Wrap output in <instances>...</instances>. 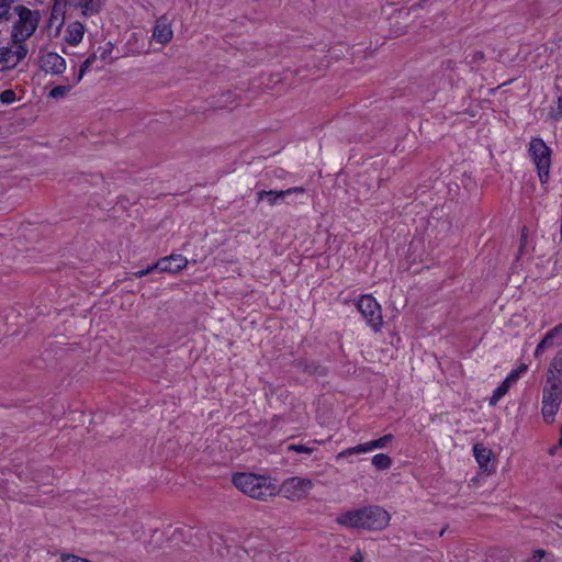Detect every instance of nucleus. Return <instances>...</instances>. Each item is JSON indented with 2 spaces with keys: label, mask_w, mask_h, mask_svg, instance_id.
I'll list each match as a JSON object with an SVG mask.
<instances>
[{
  "label": "nucleus",
  "mask_w": 562,
  "mask_h": 562,
  "mask_svg": "<svg viewBox=\"0 0 562 562\" xmlns=\"http://www.w3.org/2000/svg\"><path fill=\"white\" fill-rule=\"evenodd\" d=\"M562 403V349L551 360L542 389L541 413L546 423L551 424Z\"/></svg>",
  "instance_id": "nucleus-1"
},
{
  "label": "nucleus",
  "mask_w": 562,
  "mask_h": 562,
  "mask_svg": "<svg viewBox=\"0 0 562 562\" xmlns=\"http://www.w3.org/2000/svg\"><path fill=\"white\" fill-rule=\"evenodd\" d=\"M390 520V514L379 505H368L347 510L336 518V522L340 526L368 531L384 530L389 526Z\"/></svg>",
  "instance_id": "nucleus-2"
},
{
  "label": "nucleus",
  "mask_w": 562,
  "mask_h": 562,
  "mask_svg": "<svg viewBox=\"0 0 562 562\" xmlns=\"http://www.w3.org/2000/svg\"><path fill=\"white\" fill-rule=\"evenodd\" d=\"M232 482L244 494L260 501H267L278 493L277 485L271 482L270 477L263 475L236 473L233 475Z\"/></svg>",
  "instance_id": "nucleus-3"
},
{
  "label": "nucleus",
  "mask_w": 562,
  "mask_h": 562,
  "mask_svg": "<svg viewBox=\"0 0 562 562\" xmlns=\"http://www.w3.org/2000/svg\"><path fill=\"white\" fill-rule=\"evenodd\" d=\"M15 16L11 31L12 43L25 44V41L35 33L41 13L38 10H31L21 4L15 8Z\"/></svg>",
  "instance_id": "nucleus-4"
},
{
  "label": "nucleus",
  "mask_w": 562,
  "mask_h": 562,
  "mask_svg": "<svg viewBox=\"0 0 562 562\" xmlns=\"http://www.w3.org/2000/svg\"><path fill=\"white\" fill-rule=\"evenodd\" d=\"M529 154L537 167L539 180L542 184L549 180L551 166V149L546 145L542 138H532L529 144Z\"/></svg>",
  "instance_id": "nucleus-5"
},
{
  "label": "nucleus",
  "mask_w": 562,
  "mask_h": 562,
  "mask_svg": "<svg viewBox=\"0 0 562 562\" xmlns=\"http://www.w3.org/2000/svg\"><path fill=\"white\" fill-rule=\"evenodd\" d=\"M357 307L367 324L374 331H379L383 325V317L381 306L376 300L372 295H362L358 301Z\"/></svg>",
  "instance_id": "nucleus-6"
},
{
  "label": "nucleus",
  "mask_w": 562,
  "mask_h": 562,
  "mask_svg": "<svg viewBox=\"0 0 562 562\" xmlns=\"http://www.w3.org/2000/svg\"><path fill=\"white\" fill-rule=\"evenodd\" d=\"M11 47L3 46L0 48V71L13 69L27 55L25 44L12 43Z\"/></svg>",
  "instance_id": "nucleus-7"
},
{
  "label": "nucleus",
  "mask_w": 562,
  "mask_h": 562,
  "mask_svg": "<svg viewBox=\"0 0 562 562\" xmlns=\"http://www.w3.org/2000/svg\"><path fill=\"white\" fill-rule=\"evenodd\" d=\"M313 487L310 479L293 476L285 480L281 486V492L289 499H301L305 497Z\"/></svg>",
  "instance_id": "nucleus-8"
},
{
  "label": "nucleus",
  "mask_w": 562,
  "mask_h": 562,
  "mask_svg": "<svg viewBox=\"0 0 562 562\" xmlns=\"http://www.w3.org/2000/svg\"><path fill=\"white\" fill-rule=\"evenodd\" d=\"M304 192H305V189L303 187H292L286 190H280V191L260 190L257 192V201L260 202V201L266 200L270 206H274V205L279 204L284 198H286L291 194H294V193L303 194Z\"/></svg>",
  "instance_id": "nucleus-9"
},
{
  "label": "nucleus",
  "mask_w": 562,
  "mask_h": 562,
  "mask_svg": "<svg viewBox=\"0 0 562 562\" xmlns=\"http://www.w3.org/2000/svg\"><path fill=\"white\" fill-rule=\"evenodd\" d=\"M157 272L177 273L184 269L188 265V259L182 255H170L160 258L156 263Z\"/></svg>",
  "instance_id": "nucleus-10"
},
{
  "label": "nucleus",
  "mask_w": 562,
  "mask_h": 562,
  "mask_svg": "<svg viewBox=\"0 0 562 562\" xmlns=\"http://www.w3.org/2000/svg\"><path fill=\"white\" fill-rule=\"evenodd\" d=\"M41 68L52 75H60L66 69V60L57 53L48 52L40 58Z\"/></svg>",
  "instance_id": "nucleus-11"
},
{
  "label": "nucleus",
  "mask_w": 562,
  "mask_h": 562,
  "mask_svg": "<svg viewBox=\"0 0 562 562\" xmlns=\"http://www.w3.org/2000/svg\"><path fill=\"white\" fill-rule=\"evenodd\" d=\"M173 32L171 22L166 15H161L157 19L154 30L153 40L159 44H167L172 40Z\"/></svg>",
  "instance_id": "nucleus-12"
},
{
  "label": "nucleus",
  "mask_w": 562,
  "mask_h": 562,
  "mask_svg": "<svg viewBox=\"0 0 562 562\" xmlns=\"http://www.w3.org/2000/svg\"><path fill=\"white\" fill-rule=\"evenodd\" d=\"M562 344V323L550 329L535 350V357L539 358L546 349Z\"/></svg>",
  "instance_id": "nucleus-13"
},
{
  "label": "nucleus",
  "mask_w": 562,
  "mask_h": 562,
  "mask_svg": "<svg viewBox=\"0 0 562 562\" xmlns=\"http://www.w3.org/2000/svg\"><path fill=\"white\" fill-rule=\"evenodd\" d=\"M295 367L308 375L313 376H326L328 369L314 360L299 359L295 361Z\"/></svg>",
  "instance_id": "nucleus-14"
},
{
  "label": "nucleus",
  "mask_w": 562,
  "mask_h": 562,
  "mask_svg": "<svg viewBox=\"0 0 562 562\" xmlns=\"http://www.w3.org/2000/svg\"><path fill=\"white\" fill-rule=\"evenodd\" d=\"M83 34H85V26L82 23L76 21V22H72L70 23L66 31H65V41L75 46L77 44H79L82 38H83Z\"/></svg>",
  "instance_id": "nucleus-15"
},
{
  "label": "nucleus",
  "mask_w": 562,
  "mask_h": 562,
  "mask_svg": "<svg viewBox=\"0 0 562 562\" xmlns=\"http://www.w3.org/2000/svg\"><path fill=\"white\" fill-rule=\"evenodd\" d=\"M18 0H0V23H8L15 16Z\"/></svg>",
  "instance_id": "nucleus-16"
},
{
  "label": "nucleus",
  "mask_w": 562,
  "mask_h": 562,
  "mask_svg": "<svg viewBox=\"0 0 562 562\" xmlns=\"http://www.w3.org/2000/svg\"><path fill=\"white\" fill-rule=\"evenodd\" d=\"M473 453L479 465L481 468H486L491 461L492 451L483 445L476 443L473 447Z\"/></svg>",
  "instance_id": "nucleus-17"
},
{
  "label": "nucleus",
  "mask_w": 562,
  "mask_h": 562,
  "mask_svg": "<svg viewBox=\"0 0 562 562\" xmlns=\"http://www.w3.org/2000/svg\"><path fill=\"white\" fill-rule=\"evenodd\" d=\"M393 438L394 437L392 434H387V435L382 436L379 439L364 442L366 451L369 452L374 449H382V448L386 447V445H389L393 440Z\"/></svg>",
  "instance_id": "nucleus-18"
},
{
  "label": "nucleus",
  "mask_w": 562,
  "mask_h": 562,
  "mask_svg": "<svg viewBox=\"0 0 562 562\" xmlns=\"http://www.w3.org/2000/svg\"><path fill=\"white\" fill-rule=\"evenodd\" d=\"M371 462L372 465L379 471L387 470L392 465V459L384 453H378L373 456Z\"/></svg>",
  "instance_id": "nucleus-19"
},
{
  "label": "nucleus",
  "mask_w": 562,
  "mask_h": 562,
  "mask_svg": "<svg viewBox=\"0 0 562 562\" xmlns=\"http://www.w3.org/2000/svg\"><path fill=\"white\" fill-rule=\"evenodd\" d=\"M98 55L97 53L91 54L89 57L86 58V60L81 64L79 68V72L75 78V83H78L83 78L85 74L88 71V69L92 66V64L97 60Z\"/></svg>",
  "instance_id": "nucleus-20"
},
{
  "label": "nucleus",
  "mask_w": 562,
  "mask_h": 562,
  "mask_svg": "<svg viewBox=\"0 0 562 562\" xmlns=\"http://www.w3.org/2000/svg\"><path fill=\"white\" fill-rule=\"evenodd\" d=\"M75 85L76 83L74 81L71 85L56 86L49 91V97L54 99L64 98L72 89Z\"/></svg>",
  "instance_id": "nucleus-21"
},
{
  "label": "nucleus",
  "mask_w": 562,
  "mask_h": 562,
  "mask_svg": "<svg viewBox=\"0 0 562 562\" xmlns=\"http://www.w3.org/2000/svg\"><path fill=\"white\" fill-rule=\"evenodd\" d=\"M78 4L85 10V13H97L101 7L100 0H78Z\"/></svg>",
  "instance_id": "nucleus-22"
},
{
  "label": "nucleus",
  "mask_w": 562,
  "mask_h": 562,
  "mask_svg": "<svg viewBox=\"0 0 562 562\" xmlns=\"http://www.w3.org/2000/svg\"><path fill=\"white\" fill-rule=\"evenodd\" d=\"M366 447H364V443H360V445H357L355 447H350V448H347L342 451H340L337 456H336V459H342V458H347L349 456H353V454H358V453H366Z\"/></svg>",
  "instance_id": "nucleus-23"
},
{
  "label": "nucleus",
  "mask_w": 562,
  "mask_h": 562,
  "mask_svg": "<svg viewBox=\"0 0 562 562\" xmlns=\"http://www.w3.org/2000/svg\"><path fill=\"white\" fill-rule=\"evenodd\" d=\"M508 390L509 386L503 381L501 385L494 390L493 395L490 398V404L495 405L508 392Z\"/></svg>",
  "instance_id": "nucleus-24"
},
{
  "label": "nucleus",
  "mask_w": 562,
  "mask_h": 562,
  "mask_svg": "<svg viewBox=\"0 0 562 562\" xmlns=\"http://www.w3.org/2000/svg\"><path fill=\"white\" fill-rule=\"evenodd\" d=\"M112 50H113V45L111 43H106L105 46L99 47L95 53L97 54L99 53L98 58L105 61L110 58Z\"/></svg>",
  "instance_id": "nucleus-25"
},
{
  "label": "nucleus",
  "mask_w": 562,
  "mask_h": 562,
  "mask_svg": "<svg viewBox=\"0 0 562 562\" xmlns=\"http://www.w3.org/2000/svg\"><path fill=\"white\" fill-rule=\"evenodd\" d=\"M16 95L12 89H7L0 93V102L3 104H11L15 101Z\"/></svg>",
  "instance_id": "nucleus-26"
},
{
  "label": "nucleus",
  "mask_w": 562,
  "mask_h": 562,
  "mask_svg": "<svg viewBox=\"0 0 562 562\" xmlns=\"http://www.w3.org/2000/svg\"><path fill=\"white\" fill-rule=\"evenodd\" d=\"M286 449L289 451H294L297 453H307V454H311L315 450L314 447H308V446L301 445V443L289 445Z\"/></svg>",
  "instance_id": "nucleus-27"
},
{
  "label": "nucleus",
  "mask_w": 562,
  "mask_h": 562,
  "mask_svg": "<svg viewBox=\"0 0 562 562\" xmlns=\"http://www.w3.org/2000/svg\"><path fill=\"white\" fill-rule=\"evenodd\" d=\"M61 562H92L86 558H81L71 553H63L60 555Z\"/></svg>",
  "instance_id": "nucleus-28"
},
{
  "label": "nucleus",
  "mask_w": 562,
  "mask_h": 562,
  "mask_svg": "<svg viewBox=\"0 0 562 562\" xmlns=\"http://www.w3.org/2000/svg\"><path fill=\"white\" fill-rule=\"evenodd\" d=\"M151 272H157V268H156V265H150L148 266L146 269H142V270H138L136 272L133 273V276L137 279L139 278H143Z\"/></svg>",
  "instance_id": "nucleus-29"
},
{
  "label": "nucleus",
  "mask_w": 562,
  "mask_h": 562,
  "mask_svg": "<svg viewBox=\"0 0 562 562\" xmlns=\"http://www.w3.org/2000/svg\"><path fill=\"white\" fill-rule=\"evenodd\" d=\"M544 557H546V551L542 549H537L527 559V562H540Z\"/></svg>",
  "instance_id": "nucleus-30"
},
{
  "label": "nucleus",
  "mask_w": 562,
  "mask_h": 562,
  "mask_svg": "<svg viewBox=\"0 0 562 562\" xmlns=\"http://www.w3.org/2000/svg\"><path fill=\"white\" fill-rule=\"evenodd\" d=\"M519 371L513 370L504 380L505 384H507L509 387L515 384L519 379Z\"/></svg>",
  "instance_id": "nucleus-31"
},
{
  "label": "nucleus",
  "mask_w": 562,
  "mask_h": 562,
  "mask_svg": "<svg viewBox=\"0 0 562 562\" xmlns=\"http://www.w3.org/2000/svg\"><path fill=\"white\" fill-rule=\"evenodd\" d=\"M363 560L362 558V554L360 551L356 552L355 554H352L351 557V561L352 562H361Z\"/></svg>",
  "instance_id": "nucleus-32"
},
{
  "label": "nucleus",
  "mask_w": 562,
  "mask_h": 562,
  "mask_svg": "<svg viewBox=\"0 0 562 562\" xmlns=\"http://www.w3.org/2000/svg\"><path fill=\"white\" fill-rule=\"evenodd\" d=\"M527 370H528V366L527 364H520L518 369H515V371H519V375L521 373H525Z\"/></svg>",
  "instance_id": "nucleus-33"
},
{
  "label": "nucleus",
  "mask_w": 562,
  "mask_h": 562,
  "mask_svg": "<svg viewBox=\"0 0 562 562\" xmlns=\"http://www.w3.org/2000/svg\"><path fill=\"white\" fill-rule=\"evenodd\" d=\"M559 448H560V447H559L558 445L552 446V447L549 449V451H548V452H549V454L554 456V454L557 453V451H558V449H559Z\"/></svg>",
  "instance_id": "nucleus-34"
},
{
  "label": "nucleus",
  "mask_w": 562,
  "mask_h": 562,
  "mask_svg": "<svg viewBox=\"0 0 562 562\" xmlns=\"http://www.w3.org/2000/svg\"><path fill=\"white\" fill-rule=\"evenodd\" d=\"M282 172H283V170H281V169L280 170H276V177L281 178L282 177L281 176Z\"/></svg>",
  "instance_id": "nucleus-35"
},
{
  "label": "nucleus",
  "mask_w": 562,
  "mask_h": 562,
  "mask_svg": "<svg viewBox=\"0 0 562 562\" xmlns=\"http://www.w3.org/2000/svg\"><path fill=\"white\" fill-rule=\"evenodd\" d=\"M560 235H561V240H562V217H561V228H560Z\"/></svg>",
  "instance_id": "nucleus-36"
},
{
  "label": "nucleus",
  "mask_w": 562,
  "mask_h": 562,
  "mask_svg": "<svg viewBox=\"0 0 562 562\" xmlns=\"http://www.w3.org/2000/svg\"><path fill=\"white\" fill-rule=\"evenodd\" d=\"M558 446H559V447H562V436H561V438H560V440H559V442H558Z\"/></svg>",
  "instance_id": "nucleus-37"
},
{
  "label": "nucleus",
  "mask_w": 562,
  "mask_h": 562,
  "mask_svg": "<svg viewBox=\"0 0 562 562\" xmlns=\"http://www.w3.org/2000/svg\"><path fill=\"white\" fill-rule=\"evenodd\" d=\"M560 432H561V436H562V426H561Z\"/></svg>",
  "instance_id": "nucleus-38"
}]
</instances>
